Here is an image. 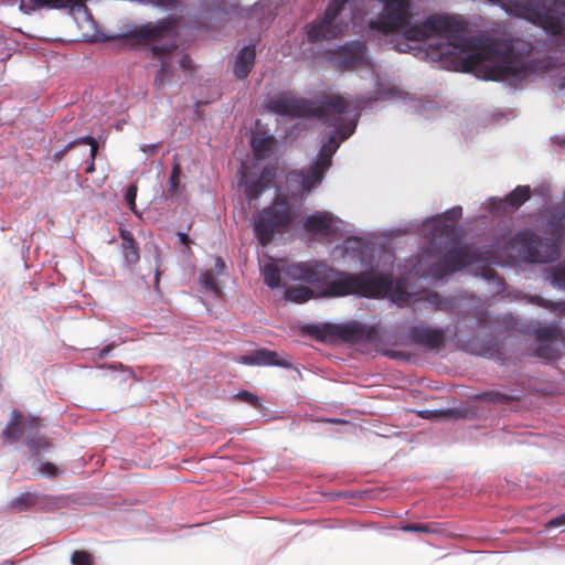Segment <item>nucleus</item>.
<instances>
[{"label":"nucleus","mask_w":565,"mask_h":565,"mask_svg":"<svg viewBox=\"0 0 565 565\" xmlns=\"http://www.w3.org/2000/svg\"><path fill=\"white\" fill-rule=\"evenodd\" d=\"M384 8L370 28L383 33L401 29L409 40L423 41L433 36L446 39L452 50L467 53L461 58L465 72H475L487 81H504L531 73L529 62H519L512 41L470 36L468 23L461 17L433 14L420 23L409 25V0H383Z\"/></svg>","instance_id":"f257e3e1"},{"label":"nucleus","mask_w":565,"mask_h":565,"mask_svg":"<svg viewBox=\"0 0 565 565\" xmlns=\"http://www.w3.org/2000/svg\"><path fill=\"white\" fill-rule=\"evenodd\" d=\"M460 216L461 207H456L428 221L429 245L424 250V255L437 258L428 269V275L435 279H441L466 266L473 265L481 258L480 253L459 244L456 225L446 222V218L455 221Z\"/></svg>","instance_id":"f03ea898"},{"label":"nucleus","mask_w":565,"mask_h":565,"mask_svg":"<svg viewBox=\"0 0 565 565\" xmlns=\"http://www.w3.org/2000/svg\"><path fill=\"white\" fill-rule=\"evenodd\" d=\"M267 108L282 117L317 118L334 128V135L341 140L349 138L356 128V120L349 118L350 102L339 95L313 102L281 92L267 100Z\"/></svg>","instance_id":"7ed1b4c3"},{"label":"nucleus","mask_w":565,"mask_h":565,"mask_svg":"<svg viewBox=\"0 0 565 565\" xmlns=\"http://www.w3.org/2000/svg\"><path fill=\"white\" fill-rule=\"evenodd\" d=\"M392 288L393 281L386 275H374L370 271L353 274L332 268L320 296L340 298L353 295L365 298H380L387 296Z\"/></svg>","instance_id":"20e7f679"},{"label":"nucleus","mask_w":565,"mask_h":565,"mask_svg":"<svg viewBox=\"0 0 565 565\" xmlns=\"http://www.w3.org/2000/svg\"><path fill=\"white\" fill-rule=\"evenodd\" d=\"M508 12L543 28L553 35L565 31V0L512 1Z\"/></svg>","instance_id":"39448f33"},{"label":"nucleus","mask_w":565,"mask_h":565,"mask_svg":"<svg viewBox=\"0 0 565 565\" xmlns=\"http://www.w3.org/2000/svg\"><path fill=\"white\" fill-rule=\"evenodd\" d=\"M296 215L284 194H277L270 205L256 212L253 216V228L262 246L270 244L276 234L287 232Z\"/></svg>","instance_id":"423d86ee"},{"label":"nucleus","mask_w":565,"mask_h":565,"mask_svg":"<svg viewBox=\"0 0 565 565\" xmlns=\"http://www.w3.org/2000/svg\"><path fill=\"white\" fill-rule=\"evenodd\" d=\"M339 135H332L324 142L317 156L316 161L308 170H301L289 174V181L300 184L303 192H309L319 184L323 179V173L328 170L332 162V156L340 146Z\"/></svg>","instance_id":"0eeeda50"},{"label":"nucleus","mask_w":565,"mask_h":565,"mask_svg":"<svg viewBox=\"0 0 565 565\" xmlns=\"http://www.w3.org/2000/svg\"><path fill=\"white\" fill-rule=\"evenodd\" d=\"M349 0H331L326 9L324 17L308 25L307 36L309 42L331 40L341 35L347 25L335 24L334 21Z\"/></svg>","instance_id":"6e6552de"},{"label":"nucleus","mask_w":565,"mask_h":565,"mask_svg":"<svg viewBox=\"0 0 565 565\" xmlns=\"http://www.w3.org/2000/svg\"><path fill=\"white\" fill-rule=\"evenodd\" d=\"M332 267L323 262H303L292 264L287 269V276L294 280H302L316 286L321 295Z\"/></svg>","instance_id":"1a4fd4ad"},{"label":"nucleus","mask_w":565,"mask_h":565,"mask_svg":"<svg viewBox=\"0 0 565 565\" xmlns=\"http://www.w3.org/2000/svg\"><path fill=\"white\" fill-rule=\"evenodd\" d=\"M408 337L413 343L429 350H439L445 344L444 331L426 324H418L411 328Z\"/></svg>","instance_id":"9d476101"},{"label":"nucleus","mask_w":565,"mask_h":565,"mask_svg":"<svg viewBox=\"0 0 565 565\" xmlns=\"http://www.w3.org/2000/svg\"><path fill=\"white\" fill-rule=\"evenodd\" d=\"M377 339V330L358 321L339 324V340L348 343L373 342Z\"/></svg>","instance_id":"9b49d317"},{"label":"nucleus","mask_w":565,"mask_h":565,"mask_svg":"<svg viewBox=\"0 0 565 565\" xmlns=\"http://www.w3.org/2000/svg\"><path fill=\"white\" fill-rule=\"evenodd\" d=\"M41 427V422L36 417H24L20 412L12 411L11 419L3 429V438L8 441L20 440L25 431H33Z\"/></svg>","instance_id":"f8f14e48"},{"label":"nucleus","mask_w":565,"mask_h":565,"mask_svg":"<svg viewBox=\"0 0 565 565\" xmlns=\"http://www.w3.org/2000/svg\"><path fill=\"white\" fill-rule=\"evenodd\" d=\"M237 361L245 365L279 366L284 369L292 366L289 360L268 349H258L250 354L241 355Z\"/></svg>","instance_id":"ddd939ff"},{"label":"nucleus","mask_w":565,"mask_h":565,"mask_svg":"<svg viewBox=\"0 0 565 565\" xmlns=\"http://www.w3.org/2000/svg\"><path fill=\"white\" fill-rule=\"evenodd\" d=\"M177 49L174 43L163 44V45H153L151 47V53L153 57H158L160 61V68L158 70L153 84L158 89L164 88L167 83L172 77L171 71V62L169 60V55Z\"/></svg>","instance_id":"4468645a"},{"label":"nucleus","mask_w":565,"mask_h":565,"mask_svg":"<svg viewBox=\"0 0 565 565\" xmlns=\"http://www.w3.org/2000/svg\"><path fill=\"white\" fill-rule=\"evenodd\" d=\"M170 30L171 25L169 22L159 21L156 24L147 23L137 26L132 31H130L127 36L135 39L139 42L148 43L164 38Z\"/></svg>","instance_id":"2eb2a0df"},{"label":"nucleus","mask_w":565,"mask_h":565,"mask_svg":"<svg viewBox=\"0 0 565 565\" xmlns=\"http://www.w3.org/2000/svg\"><path fill=\"white\" fill-rule=\"evenodd\" d=\"M287 262L285 259H274L273 257H268V259L260 267L262 275L264 277V282L271 289L278 288L281 285V271H286L289 266H286Z\"/></svg>","instance_id":"dca6fc26"},{"label":"nucleus","mask_w":565,"mask_h":565,"mask_svg":"<svg viewBox=\"0 0 565 565\" xmlns=\"http://www.w3.org/2000/svg\"><path fill=\"white\" fill-rule=\"evenodd\" d=\"M256 49L255 45H246L239 50L234 64V74L238 79H245L255 63Z\"/></svg>","instance_id":"f3484780"},{"label":"nucleus","mask_w":565,"mask_h":565,"mask_svg":"<svg viewBox=\"0 0 565 565\" xmlns=\"http://www.w3.org/2000/svg\"><path fill=\"white\" fill-rule=\"evenodd\" d=\"M275 174L268 168H264L256 181L246 185L245 193L249 202L257 200L260 194L274 182Z\"/></svg>","instance_id":"a211bd4d"},{"label":"nucleus","mask_w":565,"mask_h":565,"mask_svg":"<svg viewBox=\"0 0 565 565\" xmlns=\"http://www.w3.org/2000/svg\"><path fill=\"white\" fill-rule=\"evenodd\" d=\"M332 218L326 212H316L305 218L303 227L309 233L328 234L331 230Z\"/></svg>","instance_id":"6ab92c4d"},{"label":"nucleus","mask_w":565,"mask_h":565,"mask_svg":"<svg viewBox=\"0 0 565 565\" xmlns=\"http://www.w3.org/2000/svg\"><path fill=\"white\" fill-rule=\"evenodd\" d=\"M121 252L127 265H136L139 259V246L131 232L120 228Z\"/></svg>","instance_id":"aec40b11"},{"label":"nucleus","mask_w":565,"mask_h":565,"mask_svg":"<svg viewBox=\"0 0 565 565\" xmlns=\"http://www.w3.org/2000/svg\"><path fill=\"white\" fill-rule=\"evenodd\" d=\"M275 139L273 136L255 135L252 138V149L257 159H266L274 150Z\"/></svg>","instance_id":"412c9836"},{"label":"nucleus","mask_w":565,"mask_h":565,"mask_svg":"<svg viewBox=\"0 0 565 565\" xmlns=\"http://www.w3.org/2000/svg\"><path fill=\"white\" fill-rule=\"evenodd\" d=\"M531 198V189L529 185H518L510 194H508L503 203L518 210Z\"/></svg>","instance_id":"4be33fe9"},{"label":"nucleus","mask_w":565,"mask_h":565,"mask_svg":"<svg viewBox=\"0 0 565 565\" xmlns=\"http://www.w3.org/2000/svg\"><path fill=\"white\" fill-rule=\"evenodd\" d=\"M404 532H418L434 535H443L446 532L444 523L428 522V523H408L402 527Z\"/></svg>","instance_id":"5701e85b"},{"label":"nucleus","mask_w":565,"mask_h":565,"mask_svg":"<svg viewBox=\"0 0 565 565\" xmlns=\"http://www.w3.org/2000/svg\"><path fill=\"white\" fill-rule=\"evenodd\" d=\"M308 332L320 341L339 339V324L326 323L322 326H310L308 327Z\"/></svg>","instance_id":"b1692460"},{"label":"nucleus","mask_w":565,"mask_h":565,"mask_svg":"<svg viewBox=\"0 0 565 565\" xmlns=\"http://www.w3.org/2000/svg\"><path fill=\"white\" fill-rule=\"evenodd\" d=\"M39 429L40 428L33 429V431H29L25 439V445L33 455H39L41 450L51 447V444L43 435L39 433Z\"/></svg>","instance_id":"393cba45"},{"label":"nucleus","mask_w":565,"mask_h":565,"mask_svg":"<svg viewBox=\"0 0 565 565\" xmlns=\"http://www.w3.org/2000/svg\"><path fill=\"white\" fill-rule=\"evenodd\" d=\"M39 503V494L25 492L10 502V508L18 512L28 511Z\"/></svg>","instance_id":"a878e982"},{"label":"nucleus","mask_w":565,"mask_h":565,"mask_svg":"<svg viewBox=\"0 0 565 565\" xmlns=\"http://www.w3.org/2000/svg\"><path fill=\"white\" fill-rule=\"evenodd\" d=\"M476 399L483 401L490 404H505L509 402L518 401V396L508 395L499 391H487L475 396Z\"/></svg>","instance_id":"bb28decb"},{"label":"nucleus","mask_w":565,"mask_h":565,"mask_svg":"<svg viewBox=\"0 0 565 565\" xmlns=\"http://www.w3.org/2000/svg\"><path fill=\"white\" fill-rule=\"evenodd\" d=\"M285 297L290 301L302 303L313 297V291L306 286H294L286 289Z\"/></svg>","instance_id":"cd10ccee"},{"label":"nucleus","mask_w":565,"mask_h":565,"mask_svg":"<svg viewBox=\"0 0 565 565\" xmlns=\"http://www.w3.org/2000/svg\"><path fill=\"white\" fill-rule=\"evenodd\" d=\"M36 9H65L79 6L82 0H30Z\"/></svg>","instance_id":"c85d7f7f"},{"label":"nucleus","mask_w":565,"mask_h":565,"mask_svg":"<svg viewBox=\"0 0 565 565\" xmlns=\"http://www.w3.org/2000/svg\"><path fill=\"white\" fill-rule=\"evenodd\" d=\"M547 278L554 287L565 290V259L547 269Z\"/></svg>","instance_id":"c756f323"},{"label":"nucleus","mask_w":565,"mask_h":565,"mask_svg":"<svg viewBox=\"0 0 565 565\" xmlns=\"http://www.w3.org/2000/svg\"><path fill=\"white\" fill-rule=\"evenodd\" d=\"M563 331L557 326H544L535 330V335L539 341L553 342L561 341Z\"/></svg>","instance_id":"7c9ffc66"},{"label":"nucleus","mask_w":565,"mask_h":565,"mask_svg":"<svg viewBox=\"0 0 565 565\" xmlns=\"http://www.w3.org/2000/svg\"><path fill=\"white\" fill-rule=\"evenodd\" d=\"M200 282L206 291L213 292L216 296L222 294V289L216 281L215 275L212 270L202 273L200 276Z\"/></svg>","instance_id":"2f4dec72"},{"label":"nucleus","mask_w":565,"mask_h":565,"mask_svg":"<svg viewBox=\"0 0 565 565\" xmlns=\"http://www.w3.org/2000/svg\"><path fill=\"white\" fill-rule=\"evenodd\" d=\"M532 302L552 311H559V313L565 317V301L556 302L544 299L541 296H534Z\"/></svg>","instance_id":"473e14b6"},{"label":"nucleus","mask_w":565,"mask_h":565,"mask_svg":"<svg viewBox=\"0 0 565 565\" xmlns=\"http://www.w3.org/2000/svg\"><path fill=\"white\" fill-rule=\"evenodd\" d=\"M535 355L548 361L558 359V350L553 345L552 342L541 343L536 350Z\"/></svg>","instance_id":"72a5a7b5"},{"label":"nucleus","mask_w":565,"mask_h":565,"mask_svg":"<svg viewBox=\"0 0 565 565\" xmlns=\"http://www.w3.org/2000/svg\"><path fill=\"white\" fill-rule=\"evenodd\" d=\"M235 398L241 402L247 403L255 408H260V406H262L259 397L248 391L238 392L235 395Z\"/></svg>","instance_id":"f704fd0d"},{"label":"nucleus","mask_w":565,"mask_h":565,"mask_svg":"<svg viewBox=\"0 0 565 565\" xmlns=\"http://www.w3.org/2000/svg\"><path fill=\"white\" fill-rule=\"evenodd\" d=\"M93 556L86 551H75L72 554V563L74 565H92Z\"/></svg>","instance_id":"c9c22d12"},{"label":"nucleus","mask_w":565,"mask_h":565,"mask_svg":"<svg viewBox=\"0 0 565 565\" xmlns=\"http://www.w3.org/2000/svg\"><path fill=\"white\" fill-rule=\"evenodd\" d=\"M137 191H138V188L135 183L130 184L127 190H126V193H125V201L128 205V207L135 213L137 214V210H136V198H137Z\"/></svg>","instance_id":"e433bc0d"},{"label":"nucleus","mask_w":565,"mask_h":565,"mask_svg":"<svg viewBox=\"0 0 565 565\" xmlns=\"http://www.w3.org/2000/svg\"><path fill=\"white\" fill-rule=\"evenodd\" d=\"M180 173H181L180 166L178 163H175L172 167L171 174L169 178V192L171 194H174L179 189Z\"/></svg>","instance_id":"4c0bfd02"},{"label":"nucleus","mask_w":565,"mask_h":565,"mask_svg":"<svg viewBox=\"0 0 565 565\" xmlns=\"http://www.w3.org/2000/svg\"><path fill=\"white\" fill-rule=\"evenodd\" d=\"M74 142H75V146L79 145V143L89 145L90 146V151H89L90 159L95 160V157H96V153L98 150V145H97V141L95 140V138H93L90 136H86V137H82V138L75 140Z\"/></svg>","instance_id":"58836bf2"},{"label":"nucleus","mask_w":565,"mask_h":565,"mask_svg":"<svg viewBox=\"0 0 565 565\" xmlns=\"http://www.w3.org/2000/svg\"><path fill=\"white\" fill-rule=\"evenodd\" d=\"M482 275L487 280H493L497 281L498 285H502V279L498 276L494 269L490 267L483 268Z\"/></svg>","instance_id":"ea45409f"},{"label":"nucleus","mask_w":565,"mask_h":565,"mask_svg":"<svg viewBox=\"0 0 565 565\" xmlns=\"http://www.w3.org/2000/svg\"><path fill=\"white\" fill-rule=\"evenodd\" d=\"M41 472L49 475L51 477H55L58 475V468L51 462H45L41 466Z\"/></svg>","instance_id":"a19ab883"},{"label":"nucleus","mask_w":565,"mask_h":565,"mask_svg":"<svg viewBox=\"0 0 565 565\" xmlns=\"http://www.w3.org/2000/svg\"><path fill=\"white\" fill-rule=\"evenodd\" d=\"M73 147H75V142H70L63 149L56 151L53 156L54 161L60 162L65 157L67 151L71 150Z\"/></svg>","instance_id":"79ce46f5"},{"label":"nucleus","mask_w":565,"mask_h":565,"mask_svg":"<svg viewBox=\"0 0 565 565\" xmlns=\"http://www.w3.org/2000/svg\"><path fill=\"white\" fill-rule=\"evenodd\" d=\"M565 525V512L552 520L546 524V527H558Z\"/></svg>","instance_id":"37998d69"},{"label":"nucleus","mask_w":565,"mask_h":565,"mask_svg":"<svg viewBox=\"0 0 565 565\" xmlns=\"http://www.w3.org/2000/svg\"><path fill=\"white\" fill-rule=\"evenodd\" d=\"M180 67L188 71L193 68L192 58L189 55H183L179 61Z\"/></svg>","instance_id":"c03bdc74"},{"label":"nucleus","mask_w":565,"mask_h":565,"mask_svg":"<svg viewBox=\"0 0 565 565\" xmlns=\"http://www.w3.org/2000/svg\"><path fill=\"white\" fill-rule=\"evenodd\" d=\"M143 3H150L158 7H171L173 4V0H140Z\"/></svg>","instance_id":"a18cd8bd"},{"label":"nucleus","mask_w":565,"mask_h":565,"mask_svg":"<svg viewBox=\"0 0 565 565\" xmlns=\"http://www.w3.org/2000/svg\"><path fill=\"white\" fill-rule=\"evenodd\" d=\"M353 49H354V54H355L354 61L362 58L364 51H365V45L361 44V43H356L353 45Z\"/></svg>","instance_id":"49530a36"},{"label":"nucleus","mask_w":565,"mask_h":565,"mask_svg":"<svg viewBox=\"0 0 565 565\" xmlns=\"http://www.w3.org/2000/svg\"><path fill=\"white\" fill-rule=\"evenodd\" d=\"M160 145L159 143H151V145H145L141 147L142 152H150L151 154H154L159 151Z\"/></svg>","instance_id":"de8ad7c7"},{"label":"nucleus","mask_w":565,"mask_h":565,"mask_svg":"<svg viewBox=\"0 0 565 565\" xmlns=\"http://www.w3.org/2000/svg\"><path fill=\"white\" fill-rule=\"evenodd\" d=\"M114 348H115V343H109L106 347H104L98 354L99 359H105L111 352V350Z\"/></svg>","instance_id":"09e8293b"},{"label":"nucleus","mask_w":565,"mask_h":565,"mask_svg":"<svg viewBox=\"0 0 565 565\" xmlns=\"http://www.w3.org/2000/svg\"><path fill=\"white\" fill-rule=\"evenodd\" d=\"M225 263L221 257H216L215 259V270L220 275L225 270Z\"/></svg>","instance_id":"8fccbe9b"},{"label":"nucleus","mask_w":565,"mask_h":565,"mask_svg":"<svg viewBox=\"0 0 565 565\" xmlns=\"http://www.w3.org/2000/svg\"><path fill=\"white\" fill-rule=\"evenodd\" d=\"M179 238L183 245H189L190 238L185 233H179Z\"/></svg>","instance_id":"3c124183"},{"label":"nucleus","mask_w":565,"mask_h":565,"mask_svg":"<svg viewBox=\"0 0 565 565\" xmlns=\"http://www.w3.org/2000/svg\"><path fill=\"white\" fill-rule=\"evenodd\" d=\"M95 170L94 160L90 159L89 166L86 168V173H92Z\"/></svg>","instance_id":"603ef678"},{"label":"nucleus","mask_w":565,"mask_h":565,"mask_svg":"<svg viewBox=\"0 0 565 565\" xmlns=\"http://www.w3.org/2000/svg\"><path fill=\"white\" fill-rule=\"evenodd\" d=\"M439 299V296L438 294H433L430 295L429 297V301L433 302V303H437V300Z\"/></svg>","instance_id":"864d4df0"},{"label":"nucleus","mask_w":565,"mask_h":565,"mask_svg":"<svg viewBox=\"0 0 565 565\" xmlns=\"http://www.w3.org/2000/svg\"><path fill=\"white\" fill-rule=\"evenodd\" d=\"M558 88L565 89V76L558 81Z\"/></svg>","instance_id":"5fc2aeb1"},{"label":"nucleus","mask_w":565,"mask_h":565,"mask_svg":"<svg viewBox=\"0 0 565 565\" xmlns=\"http://www.w3.org/2000/svg\"><path fill=\"white\" fill-rule=\"evenodd\" d=\"M328 422H330V423H347L345 420H340V419H328Z\"/></svg>","instance_id":"6e6d98bb"},{"label":"nucleus","mask_w":565,"mask_h":565,"mask_svg":"<svg viewBox=\"0 0 565 565\" xmlns=\"http://www.w3.org/2000/svg\"><path fill=\"white\" fill-rule=\"evenodd\" d=\"M561 342L565 345V334L562 333Z\"/></svg>","instance_id":"4d7b16f0"},{"label":"nucleus","mask_w":565,"mask_h":565,"mask_svg":"<svg viewBox=\"0 0 565 565\" xmlns=\"http://www.w3.org/2000/svg\"><path fill=\"white\" fill-rule=\"evenodd\" d=\"M447 53H452V51L451 50H446V51L441 52V54H447Z\"/></svg>","instance_id":"13d9d810"}]
</instances>
